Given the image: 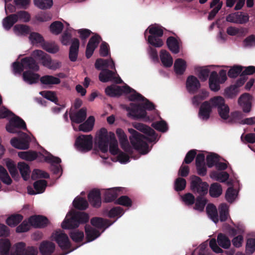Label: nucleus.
<instances>
[{
	"label": "nucleus",
	"mask_w": 255,
	"mask_h": 255,
	"mask_svg": "<svg viewBox=\"0 0 255 255\" xmlns=\"http://www.w3.org/2000/svg\"><path fill=\"white\" fill-rule=\"evenodd\" d=\"M89 220V215L85 212L68 214L62 223H87Z\"/></svg>",
	"instance_id": "13"
},
{
	"label": "nucleus",
	"mask_w": 255,
	"mask_h": 255,
	"mask_svg": "<svg viewBox=\"0 0 255 255\" xmlns=\"http://www.w3.org/2000/svg\"><path fill=\"white\" fill-rule=\"evenodd\" d=\"M29 40L32 45L39 44L41 46L44 42L42 36L37 32H30L29 36Z\"/></svg>",
	"instance_id": "43"
},
{
	"label": "nucleus",
	"mask_w": 255,
	"mask_h": 255,
	"mask_svg": "<svg viewBox=\"0 0 255 255\" xmlns=\"http://www.w3.org/2000/svg\"><path fill=\"white\" fill-rule=\"evenodd\" d=\"M116 74V72H113L109 69H103L99 74V80L102 82L114 81L117 83H121L122 79L118 75L117 76Z\"/></svg>",
	"instance_id": "17"
},
{
	"label": "nucleus",
	"mask_w": 255,
	"mask_h": 255,
	"mask_svg": "<svg viewBox=\"0 0 255 255\" xmlns=\"http://www.w3.org/2000/svg\"><path fill=\"white\" fill-rule=\"evenodd\" d=\"M174 67L176 74H182L186 68V62L182 59H177L175 61Z\"/></svg>",
	"instance_id": "46"
},
{
	"label": "nucleus",
	"mask_w": 255,
	"mask_h": 255,
	"mask_svg": "<svg viewBox=\"0 0 255 255\" xmlns=\"http://www.w3.org/2000/svg\"><path fill=\"white\" fill-rule=\"evenodd\" d=\"M209 193L211 196L213 197H218L220 196L222 193V188L220 184L217 183L211 184L209 189Z\"/></svg>",
	"instance_id": "50"
},
{
	"label": "nucleus",
	"mask_w": 255,
	"mask_h": 255,
	"mask_svg": "<svg viewBox=\"0 0 255 255\" xmlns=\"http://www.w3.org/2000/svg\"><path fill=\"white\" fill-rule=\"evenodd\" d=\"M87 116V110L82 108L77 113L71 114L70 115V119L73 123H81L85 121Z\"/></svg>",
	"instance_id": "29"
},
{
	"label": "nucleus",
	"mask_w": 255,
	"mask_h": 255,
	"mask_svg": "<svg viewBox=\"0 0 255 255\" xmlns=\"http://www.w3.org/2000/svg\"><path fill=\"white\" fill-rule=\"evenodd\" d=\"M105 92L107 95L111 97L120 96L123 93L128 94V97L130 101L137 102V104L131 103L129 107L126 108L129 116L136 119H143L146 121L150 120L148 117L146 116L145 110L150 111L154 109V105L129 87L128 86L120 87L113 85L106 88Z\"/></svg>",
	"instance_id": "1"
},
{
	"label": "nucleus",
	"mask_w": 255,
	"mask_h": 255,
	"mask_svg": "<svg viewBox=\"0 0 255 255\" xmlns=\"http://www.w3.org/2000/svg\"><path fill=\"white\" fill-rule=\"evenodd\" d=\"M191 189L195 193L201 195L206 194L208 190V185L205 182H203L200 178L194 176L191 178Z\"/></svg>",
	"instance_id": "12"
},
{
	"label": "nucleus",
	"mask_w": 255,
	"mask_h": 255,
	"mask_svg": "<svg viewBox=\"0 0 255 255\" xmlns=\"http://www.w3.org/2000/svg\"><path fill=\"white\" fill-rule=\"evenodd\" d=\"M161 61L164 66L170 67L173 64V59L170 54L165 50H161L160 54Z\"/></svg>",
	"instance_id": "35"
},
{
	"label": "nucleus",
	"mask_w": 255,
	"mask_h": 255,
	"mask_svg": "<svg viewBox=\"0 0 255 255\" xmlns=\"http://www.w3.org/2000/svg\"><path fill=\"white\" fill-rule=\"evenodd\" d=\"M47 224H19L16 229L17 233H23L28 231L30 226L35 228H44Z\"/></svg>",
	"instance_id": "45"
},
{
	"label": "nucleus",
	"mask_w": 255,
	"mask_h": 255,
	"mask_svg": "<svg viewBox=\"0 0 255 255\" xmlns=\"http://www.w3.org/2000/svg\"><path fill=\"white\" fill-rule=\"evenodd\" d=\"M116 133L119 138L121 147L125 151L131 153L132 152V148L130 146L127 136L123 130L121 128H118L116 130Z\"/></svg>",
	"instance_id": "20"
},
{
	"label": "nucleus",
	"mask_w": 255,
	"mask_h": 255,
	"mask_svg": "<svg viewBox=\"0 0 255 255\" xmlns=\"http://www.w3.org/2000/svg\"><path fill=\"white\" fill-rule=\"evenodd\" d=\"M43 49L49 53H55L59 51V47L54 43L43 42L41 45Z\"/></svg>",
	"instance_id": "56"
},
{
	"label": "nucleus",
	"mask_w": 255,
	"mask_h": 255,
	"mask_svg": "<svg viewBox=\"0 0 255 255\" xmlns=\"http://www.w3.org/2000/svg\"><path fill=\"white\" fill-rule=\"evenodd\" d=\"M23 79L25 82L29 84H32L38 82L39 76L38 74L30 71H25L23 73Z\"/></svg>",
	"instance_id": "37"
},
{
	"label": "nucleus",
	"mask_w": 255,
	"mask_h": 255,
	"mask_svg": "<svg viewBox=\"0 0 255 255\" xmlns=\"http://www.w3.org/2000/svg\"><path fill=\"white\" fill-rule=\"evenodd\" d=\"M80 224H61V227L69 230L68 234L73 242L76 243L82 242L84 239V234L78 229Z\"/></svg>",
	"instance_id": "9"
},
{
	"label": "nucleus",
	"mask_w": 255,
	"mask_h": 255,
	"mask_svg": "<svg viewBox=\"0 0 255 255\" xmlns=\"http://www.w3.org/2000/svg\"><path fill=\"white\" fill-rule=\"evenodd\" d=\"M152 126L156 130L161 132H165L168 129L167 125L164 121L152 123Z\"/></svg>",
	"instance_id": "63"
},
{
	"label": "nucleus",
	"mask_w": 255,
	"mask_h": 255,
	"mask_svg": "<svg viewBox=\"0 0 255 255\" xmlns=\"http://www.w3.org/2000/svg\"><path fill=\"white\" fill-rule=\"evenodd\" d=\"M200 87V84L197 78L193 76L188 77L186 81V87L189 92H194Z\"/></svg>",
	"instance_id": "30"
},
{
	"label": "nucleus",
	"mask_w": 255,
	"mask_h": 255,
	"mask_svg": "<svg viewBox=\"0 0 255 255\" xmlns=\"http://www.w3.org/2000/svg\"><path fill=\"white\" fill-rule=\"evenodd\" d=\"M124 210L120 207L112 208L108 213V217L110 218H119L124 214Z\"/></svg>",
	"instance_id": "62"
},
{
	"label": "nucleus",
	"mask_w": 255,
	"mask_h": 255,
	"mask_svg": "<svg viewBox=\"0 0 255 255\" xmlns=\"http://www.w3.org/2000/svg\"><path fill=\"white\" fill-rule=\"evenodd\" d=\"M14 33L18 36H25L30 32V27L26 25L16 24L13 28Z\"/></svg>",
	"instance_id": "36"
},
{
	"label": "nucleus",
	"mask_w": 255,
	"mask_h": 255,
	"mask_svg": "<svg viewBox=\"0 0 255 255\" xmlns=\"http://www.w3.org/2000/svg\"><path fill=\"white\" fill-rule=\"evenodd\" d=\"M15 250L10 255H37V248L34 246H28L23 242H19L15 244Z\"/></svg>",
	"instance_id": "10"
},
{
	"label": "nucleus",
	"mask_w": 255,
	"mask_h": 255,
	"mask_svg": "<svg viewBox=\"0 0 255 255\" xmlns=\"http://www.w3.org/2000/svg\"><path fill=\"white\" fill-rule=\"evenodd\" d=\"M46 54V53L40 50L33 51L31 53L32 57H29L23 58L20 63L17 62L13 63L14 72L15 73H20L24 69L37 71L39 70V66L34 59L42 61Z\"/></svg>",
	"instance_id": "4"
},
{
	"label": "nucleus",
	"mask_w": 255,
	"mask_h": 255,
	"mask_svg": "<svg viewBox=\"0 0 255 255\" xmlns=\"http://www.w3.org/2000/svg\"><path fill=\"white\" fill-rule=\"evenodd\" d=\"M195 206L194 209L198 212H203L204 210L205 206L207 204V199L203 196H198L195 200Z\"/></svg>",
	"instance_id": "47"
},
{
	"label": "nucleus",
	"mask_w": 255,
	"mask_h": 255,
	"mask_svg": "<svg viewBox=\"0 0 255 255\" xmlns=\"http://www.w3.org/2000/svg\"><path fill=\"white\" fill-rule=\"evenodd\" d=\"M249 20V15L242 12L232 13L226 17V20L228 22L235 23L244 24L247 23Z\"/></svg>",
	"instance_id": "18"
},
{
	"label": "nucleus",
	"mask_w": 255,
	"mask_h": 255,
	"mask_svg": "<svg viewBox=\"0 0 255 255\" xmlns=\"http://www.w3.org/2000/svg\"><path fill=\"white\" fill-rule=\"evenodd\" d=\"M222 5L223 2L220 0H212L210 4V7L212 9L209 13L208 19L212 20L221 9Z\"/></svg>",
	"instance_id": "27"
},
{
	"label": "nucleus",
	"mask_w": 255,
	"mask_h": 255,
	"mask_svg": "<svg viewBox=\"0 0 255 255\" xmlns=\"http://www.w3.org/2000/svg\"><path fill=\"white\" fill-rule=\"evenodd\" d=\"M47 185V182L45 180H39L34 183V187L36 192L30 186L27 187V192L29 194L35 195L43 193Z\"/></svg>",
	"instance_id": "24"
},
{
	"label": "nucleus",
	"mask_w": 255,
	"mask_h": 255,
	"mask_svg": "<svg viewBox=\"0 0 255 255\" xmlns=\"http://www.w3.org/2000/svg\"><path fill=\"white\" fill-rule=\"evenodd\" d=\"M63 28V24L60 21H55L50 26V30L55 34H59Z\"/></svg>",
	"instance_id": "61"
},
{
	"label": "nucleus",
	"mask_w": 255,
	"mask_h": 255,
	"mask_svg": "<svg viewBox=\"0 0 255 255\" xmlns=\"http://www.w3.org/2000/svg\"><path fill=\"white\" fill-rule=\"evenodd\" d=\"M109 145L110 152L113 155L118 154L117 157L112 159L113 161L115 162L119 161L122 164H125L129 161L128 156L124 152L120 151L119 148L118 142L116 137L109 143Z\"/></svg>",
	"instance_id": "8"
},
{
	"label": "nucleus",
	"mask_w": 255,
	"mask_h": 255,
	"mask_svg": "<svg viewBox=\"0 0 255 255\" xmlns=\"http://www.w3.org/2000/svg\"><path fill=\"white\" fill-rule=\"evenodd\" d=\"M18 156L22 159L32 161L38 157V154L37 152L32 151H20L18 152Z\"/></svg>",
	"instance_id": "42"
},
{
	"label": "nucleus",
	"mask_w": 255,
	"mask_h": 255,
	"mask_svg": "<svg viewBox=\"0 0 255 255\" xmlns=\"http://www.w3.org/2000/svg\"><path fill=\"white\" fill-rule=\"evenodd\" d=\"M219 220L221 222L228 221L230 220L229 212V206L225 203L221 204L219 207Z\"/></svg>",
	"instance_id": "34"
},
{
	"label": "nucleus",
	"mask_w": 255,
	"mask_h": 255,
	"mask_svg": "<svg viewBox=\"0 0 255 255\" xmlns=\"http://www.w3.org/2000/svg\"><path fill=\"white\" fill-rule=\"evenodd\" d=\"M217 242L220 246L224 249H228L231 245L229 238L223 234H219L217 237Z\"/></svg>",
	"instance_id": "52"
},
{
	"label": "nucleus",
	"mask_w": 255,
	"mask_h": 255,
	"mask_svg": "<svg viewBox=\"0 0 255 255\" xmlns=\"http://www.w3.org/2000/svg\"><path fill=\"white\" fill-rule=\"evenodd\" d=\"M6 165L8 168L10 174L13 178L18 176V172L15 164L14 162L11 160L7 159L6 162Z\"/></svg>",
	"instance_id": "59"
},
{
	"label": "nucleus",
	"mask_w": 255,
	"mask_h": 255,
	"mask_svg": "<svg viewBox=\"0 0 255 255\" xmlns=\"http://www.w3.org/2000/svg\"><path fill=\"white\" fill-rule=\"evenodd\" d=\"M161 36L149 35L148 37V42L156 47H160L163 44V42L160 38Z\"/></svg>",
	"instance_id": "57"
},
{
	"label": "nucleus",
	"mask_w": 255,
	"mask_h": 255,
	"mask_svg": "<svg viewBox=\"0 0 255 255\" xmlns=\"http://www.w3.org/2000/svg\"><path fill=\"white\" fill-rule=\"evenodd\" d=\"M229 174L226 172L213 171L210 174V177L213 179L224 182L229 178Z\"/></svg>",
	"instance_id": "44"
},
{
	"label": "nucleus",
	"mask_w": 255,
	"mask_h": 255,
	"mask_svg": "<svg viewBox=\"0 0 255 255\" xmlns=\"http://www.w3.org/2000/svg\"><path fill=\"white\" fill-rule=\"evenodd\" d=\"M11 248V243L7 239H1L0 240V255H9V251Z\"/></svg>",
	"instance_id": "39"
},
{
	"label": "nucleus",
	"mask_w": 255,
	"mask_h": 255,
	"mask_svg": "<svg viewBox=\"0 0 255 255\" xmlns=\"http://www.w3.org/2000/svg\"><path fill=\"white\" fill-rule=\"evenodd\" d=\"M132 126L136 129L144 133L148 137L147 139L133 128H128V131L131 134L129 136L130 142L133 147L139 153L145 154L147 153L149 148L146 140L153 142L157 139V135L153 129L150 127L138 123H134Z\"/></svg>",
	"instance_id": "2"
},
{
	"label": "nucleus",
	"mask_w": 255,
	"mask_h": 255,
	"mask_svg": "<svg viewBox=\"0 0 255 255\" xmlns=\"http://www.w3.org/2000/svg\"><path fill=\"white\" fill-rule=\"evenodd\" d=\"M115 137L114 132H108L105 128H102L97 132L96 143L100 150L105 153L108 150L109 143Z\"/></svg>",
	"instance_id": "6"
},
{
	"label": "nucleus",
	"mask_w": 255,
	"mask_h": 255,
	"mask_svg": "<svg viewBox=\"0 0 255 255\" xmlns=\"http://www.w3.org/2000/svg\"><path fill=\"white\" fill-rule=\"evenodd\" d=\"M43 156L45 161L52 164V169L54 173L57 174L60 173L61 170V167L58 165H54V164L60 163L61 161V159L59 157L53 156L47 151L43 153Z\"/></svg>",
	"instance_id": "19"
},
{
	"label": "nucleus",
	"mask_w": 255,
	"mask_h": 255,
	"mask_svg": "<svg viewBox=\"0 0 255 255\" xmlns=\"http://www.w3.org/2000/svg\"><path fill=\"white\" fill-rule=\"evenodd\" d=\"M40 80L42 84L46 85H57L61 82V80L59 78L52 75L42 76L40 79Z\"/></svg>",
	"instance_id": "40"
},
{
	"label": "nucleus",
	"mask_w": 255,
	"mask_h": 255,
	"mask_svg": "<svg viewBox=\"0 0 255 255\" xmlns=\"http://www.w3.org/2000/svg\"><path fill=\"white\" fill-rule=\"evenodd\" d=\"M30 19V14L27 11L21 10L16 13L10 14L5 17L3 19L2 24L5 29L8 30L18 21L27 22Z\"/></svg>",
	"instance_id": "7"
},
{
	"label": "nucleus",
	"mask_w": 255,
	"mask_h": 255,
	"mask_svg": "<svg viewBox=\"0 0 255 255\" xmlns=\"http://www.w3.org/2000/svg\"><path fill=\"white\" fill-rule=\"evenodd\" d=\"M252 100V97L249 94H243L239 99V104L242 107L244 112L249 113L251 111Z\"/></svg>",
	"instance_id": "22"
},
{
	"label": "nucleus",
	"mask_w": 255,
	"mask_h": 255,
	"mask_svg": "<svg viewBox=\"0 0 255 255\" xmlns=\"http://www.w3.org/2000/svg\"><path fill=\"white\" fill-rule=\"evenodd\" d=\"M220 82L218 80V75L216 72H212L209 78V87L213 91H218L220 88Z\"/></svg>",
	"instance_id": "32"
},
{
	"label": "nucleus",
	"mask_w": 255,
	"mask_h": 255,
	"mask_svg": "<svg viewBox=\"0 0 255 255\" xmlns=\"http://www.w3.org/2000/svg\"><path fill=\"white\" fill-rule=\"evenodd\" d=\"M0 179L3 183L8 185L12 183V180L6 170L1 165H0Z\"/></svg>",
	"instance_id": "53"
},
{
	"label": "nucleus",
	"mask_w": 255,
	"mask_h": 255,
	"mask_svg": "<svg viewBox=\"0 0 255 255\" xmlns=\"http://www.w3.org/2000/svg\"><path fill=\"white\" fill-rule=\"evenodd\" d=\"M54 240L63 251H67L71 247V244L67 235L62 232H56Z\"/></svg>",
	"instance_id": "16"
},
{
	"label": "nucleus",
	"mask_w": 255,
	"mask_h": 255,
	"mask_svg": "<svg viewBox=\"0 0 255 255\" xmlns=\"http://www.w3.org/2000/svg\"><path fill=\"white\" fill-rule=\"evenodd\" d=\"M79 47V40L77 38L74 39L72 40L69 51V58L71 61L74 62L77 60Z\"/></svg>",
	"instance_id": "33"
},
{
	"label": "nucleus",
	"mask_w": 255,
	"mask_h": 255,
	"mask_svg": "<svg viewBox=\"0 0 255 255\" xmlns=\"http://www.w3.org/2000/svg\"><path fill=\"white\" fill-rule=\"evenodd\" d=\"M26 128L25 122L20 118L17 116H13L9 120L8 124L6 126V130L10 133H20L18 129Z\"/></svg>",
	"instance_id": "14"
},
{
	"label": "nucleus",
	"mask_w": 255,
	"mask_h": 255,
	"mask_svg": "<svg viewBox=\"0 0 255 255\" xmlns=\"http://www.w3.org/2000/svg\"><path fill=\"white\" fill-rule=\"evenodd\" d=\"M100 40L101 37L98 35H95L90 38L88 43L86 51V55L88 58H89L92 55Z\"/></svg>",
	"instance_id": "23"
},
{
	"label": "nucleus",
	"mask_w": 255,
	"mask_h": 255,
	"mask_svg": "<svg viewBox=\"0 0 255 255\" xmlns=\"http://www.w3.org/2000/svg\"><path fill=\"white\" fill-rule=\"evenodd\" d=\"M95 121V118L92 116H90L84 123L79 125L78 130L85 132L91 131L94 128ZM73 127L75 130H78L74 125Z\"/></svg>",
	"instance_id": "26"
},
{
	"label": "nucleus",
	"mask_w": 255,
	"mask_h": 255,
	"mask_svg": "<svg viewBox=\"0 0 255 255\" xmlns=\"http://www.w3.org/2000/svg\"><path fill=\"white\" fill-rule=\"evenodd\" d=\"M55 249V245L49 241H42L39 247V250L41 255H51Z\"/></svg>",
	"instance_id": "21"
},
{
	"label": "nucleus",
	"mask_w": 255,
	"mask_h": 255,
	"mask_svg": "<svg viewBox=\"0 0 255 255\" xmlns=\"http://www.w3.org/2000/svg\"><path fill=\"white\" fill-rule=\"evenodd\" d=\"M117 196V189L112 188L107 189L105 194V200L106 202H110L114 200Z\"/></svg>",
	"instance_id": "58"
},
{
	"label": "nucleus",
	"mask_w": 255,
	"mask_h": 255,
	"mask_svg": "<svg viewBox=\"0 0 255 255\" xmlns=\"http://www.w3.org/2000/svg\"><path fill=\"white\" fill-rule=\"evenodd\" d=\"M208 217L215 223L219 221V216L216 207L213 204H208L206 208Z\"/></svg>",
	"instance_id": "31"
},
{
	"label": "nucleus",
	"mask_w": 255,
	"mask_h": 255,
	"mask_svg": "<svg viewBox=\"0 0 255 255\" xmlns=\"http://www.w3.org/2000/svg\"><path fill=\"white\" fill-rule=\"evenodd\" d=\"M19 139L13 138L10 140V143L14 147L19 149H26L29 147V143L30 141V137L25 133H18Z\"/></svg>",
	"instance_id": "15"
},
{
	"label": "nucleus",
	"mask_w": 255,
	"mask_h": 255,
	"mask_svg": "<svg viewBox=\"0 0 255 255\" xmlns=\"http://www.w3.org/2000/svg\"><path fill=\"white\" fill-rule=\"evenodd\" d=\"M112 224H86L85 226V242L84 244L91 242L99 237L104 230Z\"/></svg>",
	"instance_id": "5"
},
{
	"label": "nucleus",
	"mask_w": 255,
	"mask_h": 255,
	"mask_svg": "<svg viewBox=\"0 0 255 255\" xmlns=\"http://www.w3.org/2000/svg\"><path fill=\"white\" fill-rule=\"evenodd\" d=\"M77 148L83 152L90 150L93 147V137L91 135H81L76 140Z\"/></svg>",
	"instance_id": "11"
},
{
	"label": "nucleus",
	"mask_w": 255,
	"mask_h": 255,
	"mask_svg": "<svg viewBox=\"0 0 255 255\" xmlns=\"http://www.w3.org/2000/svg\"><path fill=\"white\" fill-rule=\"evenodd\" d=\"M238 192L232 187L229 188L226 193V199L230 203H232L237 198Z\"/></svg>",
	"instance_id": "60"
},
{
	"label": "nucleus",
	"mask_w": 255,
	"mask_h": 255,
	"mask_svg": "<svg viewBox=\"0 0 255 255\" xmlns=\"http://www.w3.org/2000/svg\"><path fill=\"white\" fill-rule=\"evenodd\" d=\"M95 67L98 70L112 69H115V63L112 59L105 60L98 59L95 63Z\"/></svg>",
	"instance_id": "25"
},
{
	"label": "nucleus",
	"mask_w": 255,
	"mask_h": 255,
	"mask_svg": "<svg viewBox=\"0 0 255 255\" xmlns=\"http://www.w3.org/2000/svg\"><path fill=\"white\" fill-rule=\"evenodd\" d=\"M34 5L41 9L50 8L53 5V0H33Z\"/></svg>",
	"instance_id": "49"
},
{
	"label": "nucleus",
	"mask_w": 255,
	"mask_h": 255,
	"mask_svg": "<svg viewBox=\"0 0 255 255\" xmlns=\"http://www.w3.org/2000/svg\"><path fill=\"white\" fill-rule=\"evenodd\" d=\"M75 208L80 210H85L88 206V203L86 199L81 197H77L73 202Z\"/></svg>",
	"instance_id": "51"
},
{
	"label": "nucleus",
	"mask_w": 255,
	"mask_h": 255,
	"mask_svg": "<svg viewBox=\"0 0 255 255\" xmlns=\"http://www.w3.org/2000/svg\"><path fill=\"white\" fill-rule=\"evenodd\" d=\"M216 108L220 117L227 120L229 117L230 109L225 104L224 99L221 96H216L211 98L209 102H205L201 105L199 117L202 120H207L212 111V108Z\"/></svg>",
	"instance_id": "3"
},
{
	"label": "nucleus",
	"mask_w": 255,
	"mask_h": 255,
	"mask_svg": "<svg viewBox=\"0 0 255 255\" xmlns=\"http://www.w3.org/2000/svg\"><path fill=\"white\" fill-rule=\"evenodd\" d=\"M246 251L247 253L252 254L255 251V239L249 238L247 240Z\"/></svg>",
	"instance_id": "64"
},
{
	"label": "nucleus",
	"mask_w": 255,
	"mask_h": 255,
	"mask_svg": "<svg viewBox=\"0 0 255 255\" xmlns=\"http://www.w3.org/2000/svg\"><path fill=\"white\" fill-rule=\"evenodd\" d=\"M167 45L170 50L174 53L179 51V43L178 41L173 37H170L167 39Z\"/></svg>",
	"instance_id": "41"
},
{
	"label": "nucleus",
	"mask_w": 255,
	"mask_h": 255,
	"mask_svg": "<svg viewBox=\"0 0 255 255\" xmlns=\"http://www.w3.org/2000/svg\"><path fill=\"white\" fill-rule=\"evenodd\" d=\"M196 72L201 80L205 81L209 76L210 70L207 67H198L196 68Z\"/></svg>",
	"instance_id": "54"
},
{
	"label": "nucleus",
	"mask_w": 255,
	"mask_h": 255,
	"mask_svg": "<svg viewBox=\"0 0 255 255\" xmlns=\"http://www.w3.org/2000/svg\"><path fill=\"white\" fill-rule=\"evenodd\" d=\"M88 199L92 205L95 207H99L101 204L100 191L98 190L91 191L88 195Z\"/></svg>",
	"instance_id": "28"
},
{
	"label": "nucleus",
	"mask_w": 255,
	"mask_h": 255,
	"mask_svg": "<svg viewBox=\"0 0 255 255\" xmlns=\"http://www.w3.org/2000/svg\"><path fill=\"white\" fill-rule=\"evenodd\" d=\"M17 167L23 179L24 180L28 179L30 173L28 165L24 162H20L18 163Z\"/></svg>",
	"instance_id": "38"
},
{
	"label": "nucleus",
	"mask_w": 255,
	"mask_h": 255,
	"mask_svg": "<svg viewBox=\"0 0 255 255\" xmlns=\"http://www.w3.org/2000/svg\"><path fill=\"white\" fill-rule=\"evenodd\" d=\"M148 30L150 35L156 36H162L163 35V30L161 26L157 24H152L150 25L145 31L144 34H146L147 31Z\"/></svg>",
	"instance_id": "48"
},
{
	"label": "nucleus",
	"mask_w": 255,
	"mask_h": 255,
	"mask_svg": "<svg viewBox=\"0 0 255 255\" xmlns=\"http://www.w3.org/2000/svg\"><path fill=\"white\" fill-rule=\"evenodd\" d=\"M247 31V29L243 27L237 28L234 26H230L227 29V33L231 36L241 35Z\"/></svg>",
	"instance_id": "55"
}]
</instances>
